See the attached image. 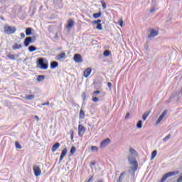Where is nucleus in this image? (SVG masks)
Segmentation results:
<instances>
[{"mask_svg":"<svg viewBox=\"0 0 182 182\" xmlns=\"http://www.w3.org/2000/svg\"><path fill=\"white\" fill-rule=\"evenodd\" d=\"M73 26H75V21L72 18L68 19L65 28L67 29H70L71 28H73Z\"/></svg>","mask_w":182,"mask_h":182,"instance_id":"obj_11","label":"nucleus"},{"mask_svg":"<svg viewBox=\"0 0 182 182\" xmlns=\"http://www.w3.org/2000/svg\"><path fill=\"white\" fill-rule=\"evenodd\" d=\"M4 32L6 35H12L16 32V27L11 26H5L4 28Z\"/></svg>","mask_w":182,"mask_h":182,"instance_id":"obj_2","label":"nucleus"},{"mask_svg":"<svg viewBox=\"0 0 182 182\" xmlns=\"http://www.w3.org/2000/svg\"><path fill=\"white\" fill-rule=\"evenodd\" d=\"M159 35V31L151 29L150 31V33L148 35L147 38L148 39H153L154 38H156Z\"/></svg>","mask_w":182,"mask_h":182,"instance_id":"obj_7","label":"nucleus"},{"mask_svg":"<svg viewBox=\"0 0 182 182\" xmlns=\"http://www.w3.org/2000/svg\"><path fill=\"white\" fill-rule=\"evenodd\" d=\"M20 36H21V38H25V33H20Z\"/></svg>","mask_w":182,"mask_h":182,"instance_id":"obj_47","label":"nucleus"},{"mask_svg":"<svg viewBox=\"0 0 182 182\" xmlns=\"http://www.w3.org/2000/svg\"><path fill=\"white\" fill-rule=\"evenodd\" d=\"M66 59V53H61L60 54H58L55 57V60H65Z\"/></svg>","mask_w":182,"mask_h":182,"instance_id":"obj_12","label":"nucleus"},{"mask_svg":"<svg viewBox=\"0 0 182 182\" xmlns=\"http://www.w3.org/2000/svg\"><path fill=\"white\" fill-rule=\"evenodd\" d=\"M25 99L26 100H33V99H35V95H27L25 96Z\"/></svg>","mask_w":182,"mask_h":182,"instance_id":"obj_22","label":"nucleus"},{"mask_svg":"<svg viewBox=\"0 0 182 182\" xmlns=\"http://www.w3.org/2000/svg\"><path fill=\"white\" fill-rule=\"evenodd\" d=\"M176 174H180V171H173L168 172L164 175V176L161 179V182H164L168 178V177H171L173 176H176Z\"/></svg>","mask_w":182,"mask_h":182,"instance_id":"obj_4","label":"nucleus"},{"mask_svg":"<svg viewBox=\"0 0 182 182\" xmlns=\"http://www.w3.org/2000/svg\"><path fill=\"white\" fill-rule=\"evenodd\" d=\"M92 102H94L95 103L99 102V98H97V97H93Z\"/></svg>","mask_w":182,"mask_h":182,"instance_id":"obj_42","label":"nucleus"},{"mask_svg":"<svg viewBox=\"0 0 182 182\" xmlns=\"http://www.w3.org/2000/svg\"><path fill=\"white\" fill-rule=\"evenodd\" d=\"M70 139L71 140H73V135L75 134V132L73 131V129H71L70 131Z\"/></svg>","mask_w":182,"mask_h":182,"instance_id":"obj_39","label":"nucleus"},{"mask_svg":"<svg viewBox=\"0 0 182 182\" xmlns=\"http://www.w3.org/2000/svg\"><path fill=\"white\" fill-rule=\"evenodd\" d=\"M70 153L71 154H75V153H76V147L72 146L70 150Z\"/></svg>","mask_w":182,"mask_h":182,"instance_id":"obj_34","label":"nucleus"},{"mask_svg":"<svg viewBox=\"0 0 182 182\" xmlns=\"http://www.w3.org/2000/svg\"><path fill=\"white\" fill-rule=\"evenodd\" d=\"M14 58H19V54L14 55Z\"/></svg>","mask_w":182,"mask_h":182,"instance_id":"obj_58","label":"nucleus"},{"mask_svg":"<svg viewBox=\"0 0 182 182\" xmlns=\"http://www.w3.org/2000/svg\"><path fill=\"white\" fill-rule=\"evenodd\" d=\"M141 127H143V121L139 120L136 123V128L141 129Z\"/></svg>","mask_w":182,"mask_h":182,"instance_id":"obj_23","label":"nucleus"},{"mask_svg":"<svg viewBox=\"0 0 182 182\" xmlns=\"http://www.w3.org/2000/svg\"><path fill=\"white\" fill-rule=\"evenodd\" d=\"M16 149H22V146H21V144H19L18 141L15 142Z\"/></svg>","mask_w":182,"mask_h":182,"instance_id":"obj_36","label":"nucleus"},{"mask_svg":"<svg viewBox=\"0 0 182 182\" xmlns=\"http://www.w3.org/2000/svg\"><path fill=\"white\" fill-rule=\"evenodd\" d=\"M35 50H38V48H36V47L34 46H30L28 47V52H35Z\"/></svg>","mask_w":182,"mask_h":182,"instance_id":"obj_24","label":"nucleus"},{"mask_svg":"<svg viewBox=\"0 0 182 182\" xmlns=\"http://www.w3.org/2000/svg\"><path fill=\"white\" fill-rule=\"evenodd\" d=\"M37 66L42 70H46L49 68V64L46 58H41L37 60Z\"/></svg>","mask_w":182,"mask_h":182,"instance_id":"obj_1","label":"nucleus"},{"mask_svg":"<svg viewBox=\"0 0 182 182\" xmlns=\"http://www.w3.org/2000/svg\"><path fill=\"white\" fill-rule=\"evenodd\" d=\"M42 80H45V75H38L37 81L42 82Z\"/></svg>","mask_w":182,"mask_h":182,"instance_id":"obj_30","label":"nucleus"},{"mask_svg":"<svg viewBox=\"0 0 182 182\" xmlns=\"http://www.w3.org/2000/svg\"><path fill=\"white\" fill-rule=\"evenodd\" d=\"M73 60L76 63H82V62H83V58H82V55L80 54H75Z\"/></svg>","mask_w":182,"mask_h":182,"instance_id":"obj_9","label":"nucleus"},{"mask_svg":"<svg viewBox=\"0 0 182 182\" xmlns=\"http://www.w3.org/2000/svg\"><path fill=\"white\" fill-rule=\"evenodd\" d=\"M82 99L83 100H86V94L85 92L82 93Z\"/></svg>","mask_w":182,"mask_h":182,"instance_id":"obj_46","label":"nucleus"},{"mask_svg":"<svg viewBox=\"0 0 182 182\" xmlns=\"http://www.w3.org/2000/svg\"><path fill=\"white\" fill-rule=\"evenodd\" d=\"M86 132V128L83 127V125L80 124L78 126V136L80 137H83V134H85V132Z\"/></svg>","mask_w":182,"mask_h":182,"instance_id":"obj_8","label":"nucleus"},{"mask_svg":"<svg viewBox=\"0 0 182 182\" xmlns=\"http://www.w3.org/2000/svg\"><path fill=\"white\" fill-rule=\"evenodd\" d=\"M154 11H155V9H154V8L151 9H150L151 14H153V12H154Z\"/></svg>","mask_w":182,"mask_h":182,"instance_id":"obj_53","label":"nucleus"},{"mask_svg":"<svg viewBox=\"0 0 182 182\" xmlns=\"http://www.w3.org/2000/svg\"><path fill=\"white\" fill-rule=\"evenodd\" d=\"M99 93H100V90H96V91H94V92H93V94H94V95H99Z\"/></svg>","mask_w":182,"mask_h":182,"instance_id":"obj_45","label":"nucleus"},{"mask_svg":"<svg viewBox=\"0 0 182 182\" xmlns=\"http://www.w3.org/2000/svg\"><path fill=\"white\" fill-rule=\"evenodd\" d=\"M157 156V150H154L151 155V160L154 159V158Z\"/></svg>","mask_w":182,"mask_h":182,"instance_id":"obj_28","label":"nucleus"},{"mask_svg":"<svg viewBox=\"0 0 182 182\" xmlns=\"http://www.w3.org/2000/svg\"><path fill=\"white\" fill-rule=\"evenodd\" d=\"M171 139V134H168L165 138L163 139V141H168Z\"/></svg>","mask_w":182,"mask_h":182,"instance_id":"obj_32","label":"nucleus"},{"mask_svg":"<svg viewBox=\"0 0 182 182\" xmlns=\"http://www.w3.org/2000/svg\"><path fill=\"white\" fill-rule=\"evenodd\" d=\"M96 29L98 31H102L103 30V26H102V23L97 24Z\"/></svg>","mask_w":182,"mask_h":182,"instance_id":"obj_35","label":"nucleus"},{"mask_svg":"<svg viewBox=\"0 0 182 182\" xmlns=\"http://www.w3.org/2000/svg\"><path fill=\"white\" fill-rule=\"evenodd\" d=\"M93 180V175L88 179V182L92 181Z\"/></svg>","mask_w":182,"mask_h":182,"instance_id":"obj_51","label":"nucleus"},{"mask_svg":"<svg viewBox=\"0 0 182 182\" xmlns=\"http://www.w3.org/2000/svg\"><path fill=\"white\" fill-rule=\"evenodd\" d=\"M178 99H180V97H178Z\"/></svg>","mask_w":182,"mask_h":182,"instance_id":"obj_61","label":"nucleus"},{"mask_svg":"<svg viewBox=\"0 0 182 182\" xmlns=\"http://www.w3.org/2000/svg\"><path fill=\"white\" fill-rule=\"evenodd\" d=\"M1 19L2 21H4V18H3L2 17H1Z\"/></svg>","mask_w":182,"mask_h":182,"instance_id":"obj_60","label":"nucleus"},{"mask_svg":"<svg viewBox=\"0 0 182 182\" xmlns=\"http://www.w3.org/2000/svg\"><path fill=\"white\" fill-rule=\"evenodd\" d=\"M26 36H31L32 35V28L28 27L26 28Z\"/></svg>","mask_w":182,"mask_h":182,"instance_id":"obj_20","label":"nucleus"},{"mask_svg":"<svg viewBox=\"0 0 182 182\" xmlns=\"http://www.w3.org/2000/svg\"><path fill=\"white\" fill-rule=\"evenodd\" d=\"M79 118L81 119H85V111H83V109L80 110Z\"/></svg>","mask_w":182,"mask_h":182,"instance_id":"obj_25","label":"nucleus"},{"mask_svg":"<svg viewBox=\"0 0 182 182\" xmlns=\"http://www.w3.org/2000/svg\"><path fill=\"white\" fill-rule=\"evenodd\" d=\"M59 66V63L57 61H52L50 64V69H56Z\"/></svg>","mask_w":182,"mask_h":182,"instance_id":"obj_16","label":"nucleus"},{"mask_svg":"<svg viewBox=\"0 0 182 182\" xmlns=\"http://www.w3.org/2000/svg\"><path fill=\"white\" fill-rule=\"evenodd\" d=\"M100 16H102V12L100 11L93 14V18H95V19H97V18H100Z\"/></svg>","mask_w":182,"mask_h":182,"instance_id":"obj_29","label":"nucleus"},{"mask_svg":"<svg viewBox=\"0 0 182 182\" xmlns=\"http://www.w3.org/2000/svg\"><path fill=\"white\" fill-rule=\"evenodd\" d=\"M178 95V96H182V89L180 90Z\"/></svg>","mask_w":182,"mask_h":182,"instance_id":"obj_56","label":"nucleus"},{"mask_svg":"<svg viewBox=\"0 0 182 182\" xmlns=\"http://www.w3.org/2000/svg\"><path fill=\"white\" fill-rule=\"evenodd\" d=\"M91 166H95L96 164V162L92 161L90 162Z\"/></svg>","mask_w":182,"mask_h":182,"instance_id":"obj_57","label":"nucleus"},{"mask_svg":"<svg viewBox=\"0 0 182 182\" xmlns=\"http://www.w3.org/2000/svg\"><path fill=\"white\" fill-rule=\"evenodd\" d=\"M166 114H167V109H165L161 114L159 116V117L158 118V119L156 122V124H160V123L161 122V120H163V119H164Z\"/></svg>","mask_w":182,"mask_h":182,"instance_id":"obj_10","label":"nucleus"},{"mask_svg":"<svg viewBox=\"0 0 182 182\" xmlns=\"http://www.w3.org/2000/svg\"><path fill=\"white\" fill-rule=\"evenodd\" d=\"M103 55L105 56V58H107V56H110V55H112V52H110V50H105L103 53Z\"/></svg>","mask_w":182,"mask_h":182,"instance_id":"obj_26","label":"nucleus"},{"mask_svg":"<svg viewBox=\"0 0 182 182\" xmlns=\"http://www.w3.org/2000/svg\"><path fill=\"white\" fill-rule=\"evenodd\" d=\"M119 26H121V28H123V20H120L119 21Z\"/></svg>","mask_w":182,"mask_h":182,"instance_id":"obj_44","label":"nucleus"},{"mask_svg":"<svg viewBox=\"0 0 182 182\" xmlns=\"http://www.w3.org/2000/svg\"><path fill=\"white\" fill-rule=\"evenodd\" d=\"M29 45H31V43L29 42L28 40H27V38H26L24 39V46H26V48H28V46H29Z\"/></svg>","mask_w":182,"mask_h":182,"instance_id":"obj_33","label":"nucleus"},{"mask_svg":"<svg viewBox=\"0 0 182 182\" xmlns=\"http://www.w3.org/2000/svg\"><path fill=\"white\" fill-rule=\"evenodd\" d=\"M64 158H65V156L60 155V159H59L60 163V161H62V160H63Z\"/></svg>","mask_w":182,"mask_h":182,"instance_id":"obj_48","label":"nucleus"},{"mask_svg":"<svg viewBox=\"0 0 182 182\" xmlns=\"http://www.w3.org/2000/svg\"><path fill=\"white\" fill-rule=\"evenodd\" d=\"M59 147H60V144L59 142L55 143L51 148V151H53V153H55V151H56V150H58Z\"/></svg>","mask_w":182,"mask_h":182,"instance_id":"obj_14","label":"nucleus"},{"mask_svg":"<svg viewBox=\"0 0 182 182\" xmlns=\"http://www.w3.org/2000/svg\"><path fill=\"white\" fill-rule=\"evenodd\" d=\"M129 117H130V113L128 112L126 114L125 119H127Z\"/></svg>","mask_w":182,"mask_h":182,"instance_id":"obj_50","label":"nucleus"},{"mask_svg":"<svg viewBox=\"0 0 182 182\" xmlns=\"http://www.w3.org/2000/svg\"><path fill=\"white\" fill-rule=\"evenodd\" d=\"M21 48H22V44H18L16 43H15L13 46H12V49L13 50H16L18 49H21Z\"/></svg>","mask_w":182,"mask_h":182,"instance_id":"obj_17","label":"nucleus"},{"mask_svg":"<svg viewBox=\"0 0 182 182\" xmlns=\"http://www.w3.org/2000/svg\"><path fill=\"white\" fill-rule=\"evenodd\" d=\"M73 106H75V107H79V104L73 103Z\"/></svg>","mask_w":182,"mask_h":182,"instance_id":"obj_52","label":"nucleus"},{"mask_svg":"<svg viewBox=\"0 0 182 182\" xmlns=\"http://www.w3.org/2000/svg\"><path fill=\"white\" fill-rule=\"evenodd\" d=\"M150 113H151V111H149L148 112H145L142 115V120H144V122H145V120H146L147 117H149V116L150 115Z\"/></svg>","mask_w":182,"mask_h":182,"instance_id":"obj_21","label":"nucleus"},{"mask_svg":"<svg viewBox=\"0 0 182 182\" xmlns=\"http://www.w3.org/2000/svg\"><path fill=\"white\" fill-rule=\"evenodd\" d=\"M174 97H176V95H174V94H172L170 97V99H174Z\"/></svg>","mask_w":182,"mask_h":182,"instance_id":"obj_54","label":"nucleus"},{"mask_svg":"<svg viewBox=\"0 0 182 182\" xmlns=\"http://www.w3.org/2000/svg\"><path fill=\"white\" fill-rule=\"evenodd\" d=\"M111 143V140L109 138H107L102 141L100 144V149H106L107 147V145Z\"/></svg>","mask_w":182,"mask_h":182,"instance_id":"obj_5","label":"nucleus"},{"mask_svg":"<svg viewBox=\"0 0 182 182\" xmlns=\"http://www.w3.org/2000/svg\"><path fill=\"white\" fill-rule=\"evenodd\" d=\"M128 161L131 164V166H134V170H137V168H139V164L136 160V157H134L133 155H129L128 156Z\"/></svg>","mask_w":182,"mask_h":182,"instance_id":"obj_3","label":"nucleus"},{"mask_svg":"<svg viewBox=\"0 0 182 182\" xmlns=\"http://www.w3.org/2000/svg\"><path fill=\"white\" fill-rule=\"evenodd\" d=\"M107 86H108V87H112V84H111V82H107Z\"/></svg>","mask_w":182,"mask_h":182,"instance_id":"obj_55","label":"nucleus"},{"mask_svg":"<svg viewBox=\"0 0 182 182\" xmlns=\"http://www.w3.org/2000/svg\"><path fill=\"white\" fill-rule=\"evenodd\" d=\"M68 154V148L67 147H65L62 151H61V156H66V154Z\"/></svg>","mask_w":182,"mask_h":182,"instance_id":"obj_27","label":"nucleus"},{"mask_svg":"<svg viewBox=\"0 0 182 182\" xmlns=\"http://www.w3.org/2000/svg\"><path fill=\"white\" fill-rule=\"evenodd\" d=\"M33 171L36 177H39V176H41V174L42 173V171H41V168L36 165H35L33 167Z\"/></svg>","mask_w":182,"mask_h":182,"instance_id":"obj_6","label":"nucleus"},{"mask_svg":"<svg viewBox=\"0 0 182 182\" xmlns=\"http://www.w3.org/2000/svg\"><path fill=\"white\" fill-rule=\"evenodd\" d=\"M91 150H92V151H97L98 148L96 146H93L91 147Z\"/></svg>","mask_w":182,"mask_h":182,"instance_id":"obj_41","label":"nucleus"},{"mask_svg":"<svg viewBox=\"0 0 182 182\" xmlns=\"http://www.w3.org/2000/svg\"><path fill=\"white\" fill-rule=\"evenodd\" d=\"M53 4L56 8H62V0H54Z\"/></svg>","mask_w":182,"mask_h":182,"instance_id":"obj_15","label":"nucleus"},{"mask_svg":"<svg viewBox=\"0 0 182 182\" xmlns=\"http://www.w3.org/2000/svg\"><path fill=\"white\" fill-rule=\"evenodd\" d=\"M124 176H126V172L121 173L119 175V179L117 181L123 182V178H124Z\"/></svg>","mask_w":182,"mask_h":182,"instance_id":"obj_19","label":"nucleus"},{"mask_svg":"<svg viewBox=\"0 0 182 182\" xmlns=\"http://www.w3.org/2000/svg\"><path fill=\"white\" fill-rule=\"evenodd\" d=\"M182 181V176H181L178 179L177 182H181Z\"/></svg>","mask_w":182,"mask_h":182,"instance_id":"obj_49","label":"nucleus"},{"mask_svg":"<svg viewBox=\"0 0 182 182\" xmlns=\"http://www.w3.org/2000/svg\"><path fill=\"white\" fill-rule=\"evenodd\" d=\"M100 22H102V20L98 19V20H97V21H94L92 22V23H94V25H100Z\"/></svg>","mask_w":182,"mask_h":182,"instance_id":"obj_38","label":"nucleus"},{"mask_svg":"<svg viewBox=\"0 0 182 182\" xmlns=\"http://www.w3.org/2000/svg\"><path fill=\"white\" fill-rule=\"evenodd\" d=\"M6 56L11 60H15V55H14V54H8V55H6Z\"/></svg>","mask_w":182,"mask_h":182,"instance_id":"obj_31","label":"nucleus"},{"mask_svg":"<svg viewBox=\"0 0 182 182\" xmlns=\"http://www.w3.org/2000/svg\"><path fill=\"white\" fill-rule=\"evenodd\" d=\"M35 119H37V120H39V117H38L37 115L35 116Z\"/></svg>","mask_w":182,"mask_h":182,"instance_id":"obj_59","label":"nucleus"},{"mask_svg":"<svg viewBox=\"0 0 182 182\" xmlns=\"http://www.w3.org/2000/svg\"><path fill=\"white\" fill-rule=\"evenodd\" d=\"M26 38L30 43H33L36 41V36H33V37H26Z\"/></svg>","mask_w":182,"mask_h":182,"instance_id":"obj_18","label":"nucleus"},{"mask_svg":"<svg viewBox=\"0 0 182 182\" xmlns=\"http://www.w3.org/2000/svg\"><path fill=\"white\" fill-rule=\"evenodd\" d=\"M90 73H92V68H87V69L85 70L83 73L84 77H89V76L90 75Z\"/></svg>","mask_w":182,"mask_h":182,"instance_id":"obj_13","label":"nucleus"},{"mask_svg":"<svg viewBox=\"0 0 182 182\" xmlns=\"http://www.w3.org/2000/svg\"><path fill=\"white\" fill-rule=\"evenodd\" d=\"M102 6V9H106L107 4H106V3L105 1H101Z\"/></svg>","mask_w":182,"mask_h":182,"instance_id":"obj_40","label":"nucleus"},{"mask_svg":"<svg viewBox=\"0 0 182 182\" xmlns=\"http://www.w3.org/2000/svg\"><path fill=\"white\" fill-rule=\"evenodd\" d=\"M129 153H130L131 156H133V154H134L135 153H136V151H135L134 149L130 148V149H129Z\"/></svg>","mask_w":182,"mask_h":182,"instance_id":"obj_37","label":"nucleus"},{"mask_svg":"<svg viewBox=\"0 0 182 182\" xmlns=\"http://www.w3.org/2000/svg\"><path fill=\"white\" fill-rule=\"evenodd\" d=\"M49 105H50V103L49 102V101H48L47 102H45V103L41 104L42 106H49Z\"/></svg>","mask_w":182,"mask_h":182,"instance_id":"obj_43","label":"nucleus"}]
</instances>
